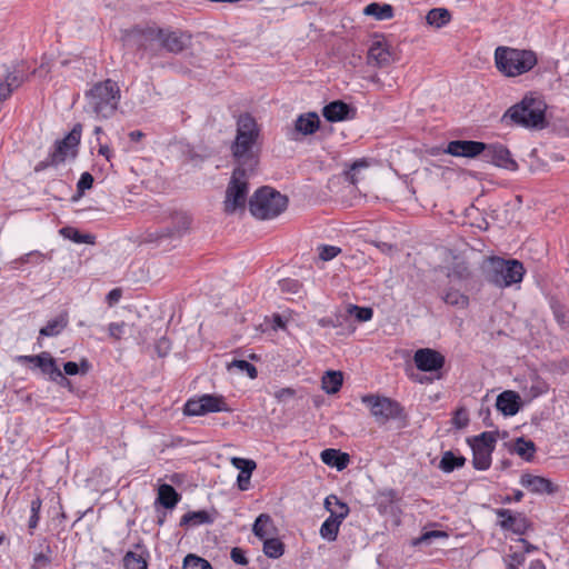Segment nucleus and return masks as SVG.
I'll return each mask as SVG.
<instances>
[{
	"mask_svg": "<svg viewBox=\"0 0 569 569\" xmlns=\"http://www.w3.org/2000/svg\"><path fill=\"white\" fill-rule=\"evenodd\" d=\"M259 129L250 114H242L237 122V133L231 144V154L236 170L253 173L259 163V147L257 140Z\"/></svg>",
	"mask_w": 569,
	"mask_h": 569,
	"instance_id": "nucleus-1",
	"label": "nucleus"
},
{
	"mask_svg": "<svg viewBox=\"0 0 569 569\" xmlns=\"http://www.w3.org/2000/svg\"><path fill=\"white\" fill-rule=\"evenodd\" d=\"M547 104L536 93H527L517 103L509 107L500 118L505 127H519L528 130H541L548 126Z\"/></svg>",
	"mask_w": 569,
	"mask_h": 569,
	"instance_id": "nucleus-2",
	"label": "nucleus"
},
{
	"mask_svg": "<svg viewBox=\"0 0 569 569\" xmlns=\"http://www.w3.org/2000/svg\"><path fill=\"white\" fill-rule=\"evenodd\" d=\"M86 111L97 118L108 119L112 117L120 102V88L111 79L94 83L84 94Z\"/></svg>",
	"mask_w": 569,
	"mask_h": 569,
	"instance_id": "nucleus-3",
	"label": "nucleus"
},
{
	"mask_svg": "<svg viewBox=\"0 0 569 569\" xmlns=\"http://www.w3.org/2000/svg\"><path fill=\"white\" fill-rule=\"evenodd\" d=\"M161 34L162 28L157 26H134L123 31L122 41L141 58H154L161 54Z\"/></svg>",
	"mask_w": 569,
	"mask_h": 569,
	"instance_id": "nucleus-4",
	"label": "nucleus"
},
{
	"mask_svg": "<svg viewBox=\"0 0 569 569\" xmlns=\"http://www.w3.org/2000/svg\"><path fill=\"white\" fill-rule=\"evenodd\" d=\"M250 213L260 220H269L281 214L288 206V198L276 189L264 186L254 191L248 201Z\"/></svg>",
	"mask_w": 569,
	"mask_h": 569,
	"instance_id": "nucleus-5",
	"label": "nucleus"
},
{
	"mask_svg": "<svg viewBox=\"0 0 569 569\" xmlns=\"http://www.w3.org/2000/svg\"><path fill=\"white\" fill-rule=\"evenodd\" d=\"M537 61V56L531 50L498 47L495 51L496 67L507 77H516L530 71Z\"/></svg>",
	"mask_w": 569,
	"mask_h": 569,
	"instance_id": "nucleus-6",
	"label": "nucleus"
},
{
	"mask_svg": "<svg viewBox=\"0 0 569 569\" xmlns=\"http://www.w3.org/2000/svg\"><path fill=\"white\" fill-rule=\"evenodd\" d=\"M362 402L369 407L378 425H386L390 420H396L400 422V428L407 427L408 416L398 401L387 397L368 395L362 397Z\"/></svg>",
	"mask_w": 569,
	"mask_h": 569,
	"instance_id": "nucleus-7",
	"label": "nucleus"
},
{
	"mask_svg": "<svg viewBox=\"0 0 569 569\" xmlns=\"http://www.w3.org/2000/svg\"><path fill=\"white\" fill-rule=\"evenodd\" d=\"M523 274L525 268L520 261L493 257L490 259L487 280L499 288H506L520 282Z\"/></svg>",
	"mask_w": 569,
	"mask_h": 569,
	"instance_id": "nucleus-8",
	"label": "nucleus"
},
{
	"mask_svg": "<svg viewBox=\"0 0 569 569\" xmlns=\"http://www.w3.org/2000/svg\"><path fill=\"white\" fill-rule=\"evenodd\" d=\"M251 174L233 169L223 201V210L227 214H233L238 210L244 211L249 190L248 180Z\"/></svg>",
	"mask_w": 569,
	"mask_h": 569,
	"instance_id": "nucleus-9",
	"label": "nucleus"
},
{
	"mask_svg": "<svg viewBox=\"0 0 569 569\" xmlns=\"http://www.w3.org/2000/svg\"><path fill=\"white\" fill-rule=\"evenodd\" d=\"M231 408L222 396L202 395L197 399H189L183 408L186 416H203L209 412H230Z\"/></svg>",
	"mask_w": 569,
	"mask_h": 569,
	"instance_id": "nucleus-10",
	"label": "nucleus"
},
{
	"mask_svg": "<svg viewBox=\"0 0 569 569\" xmlns=\"http://www.w3.org/2000/svg\"><path fill=\"white\" fill-rule=\"evenodd\" d=\"M416 367L423 372L436 373V379H441V370L445 367L446 358L438 350L431 348L418 349L413 355Z\"/></svg>",
	"mask_w": 569,
	"mask_h": 569,
	"instance_id": "nucleus-11",
	"label": "nucleus"
},
{
	"mask_svg": "<svg viewBox=\"0 0 569 569\" xmlns=\"http://www.w3.org/2000/svg\"><path fill=\"white\" fill-rule=\"evenodd\" d=\"M482 158L496 167L510 171L518 170V163L512 158L510 150L501 143L487 144V150L483 151Z\"/></svg>",
	"mask_w": 569,
	"mask_h": 569,
	"instance_id": "nucleus-12",
	"label": "nucleus"
},
{
	"mask_svg": "<svg viewBox=\"0 0 569 569\" xmlns=\"http://www.w3.org/2000/svg\"><path fill=\"white\" fill-rule=\"evenodd\" d=\"M496 515L500 519L498 525L502 530L511 531L519 536L525 535L531 526L523 513H515L510 509H497Z\"/></svg>",
	"mask_w": 569,
	"mask_h": 569,
	"instance_id": "nucleus-13",
	"label": "nucleus"
},
{
	"mask_svg": "<svg viewBox=\"0 0 569 569\" xmlns=\"http://www.w3.org/2000/svg\"><path fill=\"white\" fill-rule=\"evenodd\" d=\"M191 44V34L180 30L163 29L161 34V52L178 54L189 48Z\"/></svg>",
	"mask_w": 569,
	"mask_h": 569,
	"instance_id": "nucleus-14",
	"label": "nucleus"
},
{
	"mask_svg": "<svg viewBox=\"0 0 569 569\" xmlns=\"http://www.w3.org/2000/svg\"><path fill=\"white\" fill-rule=\"evenodd\" d=\"M81 132V123H76L62 140L56 141L53 150L50 152L53 162L57 164L64 162L68 153L80 143Z\"/></svg>",
	"mask_w": 569,
	"mask_h": 569,
	"instance_id": "nucleus-15",
	"label": "nucleus"
},
{
	"mask_svg": "<svg viewBox=\"0 0 569 569\" xmlns=\"http://www.w3.org/2000/svg\"><path fill=\"white\" fill-rule=\"evenodd\" d=\"M487 150V143L473 140H452L445 152L453 157L476 158Z\"/></svg>",
	"mask_w": 569,
	"mask_h": 569,
	"instance_id": "nucleus-16",
	"label": "nucleus"
},
{
	"mask_svg": "<svg viewBox=\"0 0 569 569\" xmlns=\"http://www.w3.org/2000/svg\"><path fill=\"white\" fill-rule=\"evenodd\" d=\"M320 126V119L316 112H307L300 114L292 129L287 133L290 140H299L300 137L310 136L315 133Z\"/></svg>",
	"mask_w": 569,
	"mask_h": 569,
	"instance_id": "nucleus-17",
	"label": "nucleus"
},
{
	"mask_svg": "<svg viewBox=\"0 0 569 569\" xmlns=\"http://www.w3.org/2000/svg\"><path fill=\"white\" fill-rule=\"evenodd\" d=\"M356 113V108L342 100L331 101L322 108V116L329 122L351 120Z\"/></svg>",
	"mask_w": 569,
	"mask_h": 569,
	"instance_id": "nucleus-18",
	"label": "nucleus"
},
{
	"mask_svg": "<svg viewBox=\"0 0 569 569\" xmlns=\"http://www.w3.org/2000/svg\"><path fill=\"white\" fill-rule=\"evenodd\" d=\"M350 512L348 505H340L339 511H332V517H328L320 527V536L327 541H335L338 537L339 528L342 521Z\"/></svg>",
	"mask_w": 569,
	"mask_h": 569,
	"instance_id": "nucleus-19",
	"label": "nucleus"
},
{
	"mask_svg": "<svg viewBox=\"0 0 569 569\" xmlns=\"http://www.w3.org/2000/svg\"><path fill=\"white\" fill-rule=\"evenodd\" d=\"M520 485L537 495H553L558 491V486L551 480L531 473H523L520 477Z\"/></svg>",
	"mask_w": 569,
	"mask_h": 569,
	"instance_id": "nucleus-20",
	"label": "nucleus"
},
{
	"mask_svg": "<svg viewBox=\"0 0 569 569\" xmlns=\"http://www.w3.org/2000/svg\"><path fill=\"white\" fill-rule=\"evenodd\" d=\"M496 408L503 416H515L521 408V398L516 391H502L497 397Z\"/></svg>",
	"mask_w": 569,
	"mask_h": 569,
	"instance_id": "nucleus-21",
	"label": "nucleus"
},
{
	"mask_svg": "<svg viewBox=\"0 0 569 569\" xmlns=\"http://www.w3.org/2000/svg\"><path fill=\"white\" fill-rule=\"evenodd\" d=\"M391 61V53L385 41H373L367 54V63L373 67H386Z\"/></svg>",
	"mask_w": 569,
	"mask_h": 569,
	"instance_id": "nucleus-22",
	"label": "nucleus"
},
{
	"mask_svg": "<svg viewBox=\"0 0 569 569\" xmlns=\"http://www.w3.org/2000/svg\"><path fill=\"white\" fill-rule=\"evenodd\" d=\"M16 361L19 363H32V369H39L43 376H47L57 362L56 359L47 351L32 356H18Z\"/></svg>",
	"mask_w": 569,
	"mask_h": 569,
	"instance_id": "nucleus-23",
	"label": "nucleus"
},
{
	"mask_svg": "<svg viewBox=\"0 0 569 569\" xmlns=\"http://www.w3.org/2000/svg\"><path fill=\"white\" fill-rule=\"evenodd\" d=\"M217 510H197L184 513L180 519L181 527H197L201 525H211L217 518Z\"/></svg>",
	"mask_w": 569,
	"mask_h": 569,
	"instance_id": "nucleus-24",
	"label": "nucleus"
},
{
	"mask_svg": "<svg viewBox=\"0 0 569 569\" xmlns=\"http://www.w3.org/2000/svg\"><path fill=\"white\" fill-rule=\"evenodd\" d=\"M320 457L325 465L336 468L339 471L347 468L350 461L348 453L333 448L322 450Z\"/></svg>",
	"mask_w": 569,
	"mask_h": 569,
	"instance_id": "nucleus-25",
	"label": "nucleus"
},
{
	"mask_svg": "<svg viewBox=\"0 0 569 569\" xmlns=\"http://www.w3.org/2000/svg\"><path fill=\"white\" fill-rule=\"evenodd\" d=\"M181 496L173 486L163 483L158 488V496L156 502L166 509H173L180 501Z\"/></svg>",
	"mask_w": 569,
	"mask_h": 569,
	"instance_id": "nucleus-26",
	"label": "nucleus"
},
{
	"mask_svg": "<svg viewBox=\"0 0 569 569\" xmlns=\"http://www.w3.org/2000/svg\"><path fill=\"white\" fill-rule=\"evenodd\" d=\"M69 323V315L67 311L61 312L56 318L49 320L39 331L40 337H57Z\"/></svg>",
	"mask_w": 569,
	"mask_h": 569,
	"instance_id": "nucleus-27",
	"label": "nucleus"
},
{
	"mask_svg": "<svg viewBox=\"0 0 569 569\" xmlns=\"http://www.w3.org/2000/svg\"><path fill=\"white\" fill-rule=\"evenodd\" d=\"M395 9L389 3L372 2L365 7L363 13L373 17L378 21L390 20L393 18Z\"/></svg>",
	"mask_w": 569,
	"mask_h": 569,
	"instance_id": "nucleus-28",
	"label": "nucleus"
},
{
	"mask_svg": "<svg viewBox=\"0 0 569 569\" xmlns=\"http://www.w3.org/2000/svg\"><path fill=\"white\" fill-rule=\"evenodd\" d=\"M343 377L341 371L329 370L321 380V387L328 395L337 393L342 387Z\"/></svg>",
	"mask_w": 569,
	"mask_h": 569,
	"instance_id": "nucleus-29",
	"label": "nucleus"
},
{
	"mask_svg": "<svg viewBox=\"0 0 569 569\" xmlns=\"http://www.w3.org/2000/svg\"><path fill=\"white\" fill-rule=\"evenodd\" d=\"M472 466L477 470H488L491 466V455L493 450L482 449L478 446H472Z\"/></svg>",
	"mask_w": 569,
	"mask_h": 569,
	"instance_id": "nucleus-30",
	"label": "nucleus"
},
{
	"mask_svg": "<svg viewBox=\"0 0 569 569\" xmlns=\"http://www.w3.org/2000/svg\"><path fill=\"white\" fill-rule=\"evenodd\" d=\"M510 451L517 453L526 461H531L536 452V445L532 440L519 437L516 439L513 448Z\"/></svg>",
	"mask_w": 569,
	"mask_h": 569,
	"instance_id": "nucleus-31",
	"label": "nucleus"
},
{
	"mask_svg": "<svg viewBox=\"0 0 569 569\" xmlns=\"http://www.w3.org/2000/svg\"><path fill=\"white\" fill-rule=\"evenodd\" d=\"M466 458L461 455L456 456L452 451H446L439 462V469L446 473L452 472L457 468L463 467Z\"/></svg>",
	"mask_w": 569,
	"mask_h": 569,
	"instance_id": "nucleus-32",
	"label": "nucleus"
},
{
	"mask_svg": "<svg viewBox=\"0 0 569 569\" xmlns=\"http://www.w3.org/2000/svg\"><path fill=\"white\" fill-rule=\"evenodd\" d=\"M370 162L366 158L357 159L353 161L347 170H345L343 174L347 181L352 184H357L359 180L362 178L361 172L368 169Z\"/></svg>",
	"mask_w": 569,
	"mask_h": 569,
	"instance_id": "nucleus-33",
	"label": "nucleus"
},
{
	"mask_svg": "<svg viewBox=\"0 0 569 569\" xmlns=\"http://www.w3.org/2000/svg\"><path fill=\"white\" fill-rule=\"evenodd\" d=\"M450 19L451 14L446 8H433L426 16L427 23L436 28L445 27Z\"/></svg>",
	"mask_w": 569,
	"mask_h": 569,
	"instance_id": "nucleus-34",
	"label": "nucleus"
},
{
	"mask_svg": "<svg viewBox=\"0 0 569 569\" xmlns=\"http://www.w3.org/2000/svg\"><path fill=\"white\" fill-rule=\"evenodd\" d=\"M179 239V237H176V233H173V227L167 226L162 228H158L153 231H148L146 236V240L148 242H156L158 244L163 243L166 240H176Z\"/></svg>",
	"mask_w": 569,
	"mask_h": 569,
	"instance_id": "nucleus-35",
	"label": "nucleus"
},
{
	"mask_svg": "<svg viewBox=\"0 0 569 569\" xmlns=\"http://www.w3.org/2000/svg\"><path fill=\"white\" fill-rule=\"evenodd\" d=\"M445 303L458 308H467L469 306V297L461 293L459 290L449 288L441 297Z\"/></svg>",
	"mask_w": 569,
	"mask_h": 569,
	"instance_id": "nucleus-36",
	"label": "nucleus"
},
{
	"mask_svg": "<svg viewBox=\"0 0 569 569\" xmlns=\"http://www.w3.org/2000/svg\"><path fill=\"white\" fill-rule=\"evenodd\" d=\"M262 550L268 558L278 559L284 552V543L278 538H264Z\"/></svg>",
	"mask_w": 569,
	"mask_h": 569,
	"instance_id": "nucleus-37",
	"label": "nucleus"
},
{
	"mask_svg": "<svg viewBox=\"0 0 569 569\" xmlns=\"http://www.w3.org/2000/svg\"><path fill=\"white\" fill-rule=\"evenodd\" d=\"M467 441H468L470 447L478 446V447H480L482 449L487 448V449L495 450L496 442H497V437H496V433H493V432L483 431V432H481L478 436H475L472 438H468Z\"/></svg>",
	"mask_w": 569,
	"mask_h": 569,
	"instance_id": "nucleus-38",
	"label": "nucleus"
},
{
	"mask_svg": "<svg viewBox=\"0 0 569 569\" xmlns=\"http://www.w3.org/2000/svg\"><path fill=\"white\" fill-rule=\"evenodd\" d=\"M147 557L148 555L143 556L141 553L128 551L123 557V567L124 569H147Z\"/></svg>",
	"mask_w": 569,
	"mask_h": 569,
	"instance_id": "nucleus-39",
	"label": "nucleus"
},
{
	"mask_svg": "<svg viewBox=\"0 0 569 569\" xmlns=\"http://www.w3.org/2000/svg\"><path fill=\"white\" fill-rule=\"evenodd\" d=\"M191 224V218L183 212H179L172 216L171 226L173 227V233L179 239L189 230Z\"/></svg>",
	"mask_w": 569,
	"mask_h": 569,
	"instance_id": "nucleus-40",
	"label": "nucleus"
},
{
	"mask_svg": "<svg viewBox=\"0 0 569 569\" xmlns=\"http://www.w3.org/2000/svg\"><path fill=\"white\" fill-rule=\"evenodd\" d=\"M60 232L66 238H69L70 240H72L76 243H88V244L94 243V239H96L94 236H92L90 233H81L80 231H78L74 228H70V227L62 228L60 230Z\"/></svg>",
	"mask_w": 569,
	"mask_h": 569,
	"instance_id": "nucleus-41",
	"label": "nucleus"
},
{
	"mask_svg": "<svg viewBox=\"0 0 569 569\" xmlns=\"http://www.w3.org/2000/svg\"><path fill=\"white\" fill-rule=\"evenodd\" d=\"M41 507L42 499L39 496H37L30 501V517L28 521V529L31 535L33 533V530L38 527Z\"/></svg>",
	"mask_w": 569,
	"mask_h": 569,
	"instance_id": "nucleus-42",
	"label": "nucleus"
},
{
	"mask_svg": "<svg viewBox=\"0 0 569 569\" xmlns=\"http://www.w3.org/2000/svg\"><path fill=\"white\" fill-rule=\"evenodd\" d=\"M272 520L271 517L267 513H261L257 517L253 526L252 531L256 537L259 539H264L268 536L267 528L271 526Z\"/></svg>",
	"mask_w": 569,
	"mask_h": 569,
	"instance_id": "nucleus-43",
	"label": "nucleus"
},
{
	"mask_svg": "<svg viewBox=\"0 0 569 569\" xmlns=\"http://www.w3.org/2000/svg\"><path fill=\"white\" fill-rule=\"evenodd\" d=\"M91 368L88 359H81L80 363L74 361H68L63 365L64 375L67 376H76V375H86Z\"/></svg>",
	"mask_w": 569,
	"mask_h": 569,
	"instance_id": "nucleus-44",
	"label": "nucleus"
},
{
	"mask_svg": "<svg viewBox=\"0 0 569 569\" xmlns=\"http://www.w3.org/2000/svg\"><path fill=\"white\" fill-rule=\"evenodd\" d=\"M48 379L59 387L71 389V381L66 377V375L60 370L57 362L51 368V370L47 375Z\"/></svg>",
	"mask_w": 569,
	"mask_h": 569,
	"instance_id": "nucleus-45",
	"label": "nucleus"
},
{
	"mask_svg": "<svg viewBox=\"0 0 569 569\" xmlns=\"http://www.w3.org/2000/svg\"><path fill=\"white\" fill-rule=\"evenodd\" d=\"M348 313L353 316L359 322H366L372 319L373 311L369 307H359L357 305L348 306Z\"/></svg>",
	"mask_w": 569,
	"mask_h": 569,
	"instance_id": "nucleus-46",
	"label": "nucleus"
},
{
	"mask_svg": "<svg viewBox=\"0 0 569 569\" xmlns=\"http://www.w3.org/2000/svg\"><path fill=\"white\" fill-rule=\"evenodd\" d=\"M182 569H212V567L206 559L190 553L186 556Z\"/></svg>",
	"mask_w": 569,
	"mask_h": 569,
	"instance_id": "nucleus-47",
	"label": "nucleus"
},
{
	"mask_svg": "<svg viewBox=\"0 0 569 569\" xmlns=\"http://www.w3.org/2000/svg\"><path fill=\"white\" fill-rule=\"evenodd\" d=\"M231 463L234 468H237L241 473L244 475H252L253 470L257 467L253 460L240 457H233L231 459Z\"/></svg>",
	"mask_w": 569,
	"mask_h": 569,
	"instance_id": "nucleus-48",
	"label": "nucleus"
},
{
	"mask_svg": "<svg viewBox=\"0 0 569 569\" xmlns=\"http://www.w3.org/2000/svg\"><path fill=\"white\" fill-rule=\"evenodd\" d=\"M237 368L240 372L246 373L249 378L254 379L258 376L257 368L248 362L247 360L234 359L230 365L229 369Z\"/></svg>",
	"mask_w": 569,
	"mask_h": 569,
	"instance_id": "nucleus-49",
	"label": "nucleus"
},
{
	"mask_svg": "<svg viewBox=\"0 0 569 569\" xmlns=\"http://www.w3.org/2000/svg\"><path fill=\"white\" fill-rule=\"evenodd\" d=\"M281 292L300 295L302 292V284L299 280L286 278L279 281Z\"/></svg>",
	"mask_w": 569,
	"mask_h": 569,
	"instance_id": "nucleus-50",
	"label": "nucleus"
},
{
	"mask_svg": "<svg viewBox=\"0 0 569 569\" xmlns=\"http://www.w3.org/2000/svg\"><path fill=\"white\" fill-rule=\"evenodd\" d=\"M469 415L466 408H458L452 416L451 423L456 429H465L469 425Z\"/></svg>",
	"mask_w": 569,
	"mask_h": 569,
	"instance_id": "nucleus-51",
	"label": "nucleus"
},
{
	"mask_svg": "<svg viewBox=\"0 0 569 569\" xmlns=\"http://www.w3.org/2000/svg\"><path fill=\"white\" fill-rule=\"evenodd\" d=\"M318 251L321 260L329 261L336 258L341 252V249L336 246L321 244L318 247Z\"/></svg>",
	"mask_w": 569,
	"mask_h": 569,
	"instance_id": "nucleus-52",
	"label": "nucleus"
},
{
	"mask_svg": "<svg viewBox=\"0 0 569 569\" xmlns=\"http://www.w3.org/2000/svg\"><path fill=\"white\" fill-rule=\"evenodd\" d=\"M51 553H52V550H51L50 545L48 543L46 546L44 552L42 551V552L34 555L32 568L40 569V568H37V566L46 567V566L50 565L51 563Z\"/></svg>",
	"mask_w": 569,
	"mask_h": 569,
	"instance_id": "nucleus-53",
	"label": "nucleus"
},
{
	"mask_svg": "<svg viewBox=\"0 0 569 569\" xmlns=\"http://www.w3.org/2000/svg\"><path fill=\"white\" fill-rule=\"evenodd\" d=\"M154 349H156L157 355L160 358H163V357L168 356V353L170 352L171 342L167 337H161L160 339L157 340V342L154 345Z\"/></svg>",
	"mask_w": 569,
	"mask_h": 569,
	"instance_id": "nucleus-54",
	"label": "nucleus"
},
{
	"mask_svg": "<svg viewBox=\"0 0 569 569\" xmlns=\"http://www.w3.org/2000/svg\"><path fill=\"white\" fill-rule=\"evenodd\" d=\"M93 177L89 172H83L80 176V179L77 183V190L80 194H82L86 190H89L92 188L93 184Z\"/></svg>",
	"mask_w": 569,
	"mask_h": 569,
	"instance_id": "nucleus-55",
	"label": "nucleus"
},
{
	"mask_svg": "<svg viewBox=\"0 0 569 569\" xmlns=\"http://www.w3.org/2000/svg\"><path fill=\"white\" fill-rule=\"evenodd\" d=\"M340 505H347L346 502L341 501L336 495H329L325 499V508L327 511L330 512L329 517H332V511H339Z\"/></svg>",
	"mask_w": 569,
	"mask_h": 569,
	"instance_id": "nucleus-56",
	"label": "nucleus"
},
{
	"mask_svg": "<svg viewBox=\"0 0 569 569\" xmlns=\"http://www.w3.org/2000/svg\"><path fill=\"white\" fill-rule=\"evenodd\" d=\"M4 81L10 83V87L16 90L18 89L23 82L24 77L22 73L18 71L8 72L4 77Z\"/></svg>",
	"mask_w": 569,
	"mask_h": 569,
	"instance_id": "nucleus-57",
	"label": "nucleus"
},
{
	"mask_svg": "<svg viewBox=\"0 0 569 569\" xmlns=\"http://www.w3.org/2000/svg\"><path fill=\"white\" fill-rule=\"evenodd\" d=\"M552 312H553L556 321L562 328H567L568 319H567V311L565 310V308L560 305H552Z\"/></svg>",
	"mask_w": 569,
	"mask_h": 569,
	"instance_id": "nucleus-58",
	"label": "nucleus"
},
{
	"mask_svg": "<svg viewBox=\"0 0 569 569\" xmlns=\"http://www.w3.org/2000/svg\"><path fill=\"white\" fill-rule=\"evenodd\" d=\"M450 277H453L458 280H463V279H467L469 278L470 276V271L468 269V267L463 263H457L451 272L449 273Z\"/></svg>",
	"mask_w": 569,
	"mask_h": 569,
	"instance_id": "nucleus-59",
	"label": "nucleus"
},
{
	"mask_svg": "<svg viewBox=\"0 0 569 569\" xmlns=\"http://www.w3.org/2000/svg\"><path fill=\"white\" fill-rule=\"evenodd\" d=\"M230 558L232 559V561L234 563L241 565V566H246L249 562V560H248V558L246 556L244 550H242L239 547H234V548L231 549Z\"/></svg>",
	"mask_w": 569,
	"mask_h": 569,
	"instance_id": "nucleus-60",
	"label": "nucleus"
},
{
	"mask_svg": "<svg viewBox=\"0 0 569 569\" xmlns=\"http://www.w3.org/2000/svg\"><path fill=\"white\" fill-rule=\"evenodd\" d=\"M440 537H447V533L445 531H440V530L427 531L415 541V545L429 543L432 538H440Z\"/></svg>",
	"mask_w": 569,
	"mask_h": 569,
	"instance_id": "nucleus-61",
	"label": "nucleus"
},
{
	"mask_svg": "<svg viewBox=\"0 0 569 569\" xmlns=\"http://www.w3.org/2000/svg\"><path fill=\"white\" fill-rule=\"evenodd\" d=\"M124 322H111L108 328L110 337L117 340L121 339L124 332Z\"/></svg>",
	"mask_w": 569,
	"mask_h": 569,
	"instance_id": "nucleus-62",
	"label": "nucleus"
},
{
	"mask_svg": "<svg viewBox=\"0 0 569 569\" xmlns=\"http://www.w3.org/2000/svg\"><path fill=\"white\" fill-rule=\"evenodd\" d=\"M13 91L9 82L4 81V79L0 81V102L8 100Z\"/></svg>",
	"mask_w": 569,
	"mask_h": 569,
	"instance_id": "nucleus-63",
	"label": "nucleus"
},
{
	"mask_svg": "<svg viewBox=\"0 0 569 569\" xmlns=\"http://www.w3.org/2000/svg\"><path fill=\"white\" fill-rule=\"evenodd\" d=\"M296 391L291 388H281L274 392V397L279 401H286L295 396Z\"/></svg>",
	"mask_w": 569,
	"mask_h": 569,
	"instance_id": "nucleus-64",
	"label": "nucleus"
}]
</instances>
